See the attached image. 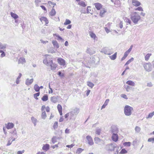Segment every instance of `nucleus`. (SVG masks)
Segmentation results:
<instances>
[{
	"instance_id": "nucleus-1",
	"label": "nucleus",
	"mask_w": 154,
	"mask_h": 154,
	"mask_svg": "<svg viewBox=\"0 0 154 154\" xmlns=\"http://www.w3.org/2000/svg\"><path fill=\"white\" fill-rule=\"evenodd\" d=\"M131 19L133 22L136 24L140 19V17L139 14L136 12H134L131 14Z\"/></svg>"
},
{
	"instance_id": "nucleus-2",
	"label": "nucleus",
	"mask_w": 154,
	"mask_h": 154,
	"mask_svg": "<svg viewBox=\"0 0 154 154\" xmlns=\"http://www.w3.org/2000/svg\"><path fill=\"white\" fill-rule=\"evenodd\" d=\"M80 112V109L77 107H74L71 109L69 112L71 119L75 118V116H76Z\"/></svg>"
},
{
	"instance_id": "nucleus-3",
	"label": "nucleus",
	"mask_w": 154,
	"mask_h": 154,
	"mask_svg": "<svg viewBox=\"0 0 154 154\" xmlns=\"http://www.w3.org/2000/svg\"><path fill=\"white\" fill-rule=\"evenodd\" d=\"M116 147V144L113 143L106 145L105 147V149L107 151L112 152L114 151Z\"/></svg>"
},
{
	"instance_id": "nucleus-4",
	"label": "nucleus",
	"mask_w": 154,
	"mask_h": 154,
	"mask_svg": "<svg viewBox=\"0 0 154 154\" xmlns=\"http://www.w3.org/2000/svg\"><path fill=\"white\" fill-rule=\"evenodd\" d=\"M133 108L130 106H125L124 109V112L125 115L127 116H130L132 114V111L133 110Z\"/></svg>"
},
{
	"instance_id": "nucleus-5",
	"label": "nucleus",
	"mask_w": 154,
	"mask_h": 154,
	"mask_svg": "<svg viewBox=\"0 0 154 154\" xmlns=\"http://www.w3.org/2000/svg\"><path fill=\"white\" fill-rule=\"evenodd\" d=\"M45 58L43 60V63L45 64L47 66H49V65H50L51 63L53 62V60L51 59V58L50 57V56L48 55H46Z\"/></svg>"
},
{
	"instance_id": "nucleus-6",
	"label": "nucleus",
	"mask_w": 154,
	"mask_h": 154,
	"mask_svg": "<svg viewBox=\"0 0 154 154\" xmlns=\"http://www.w3.org/2000/svg\"><path fill=\"white\" fill-rule=\"evenodd\" d=\"M111 48H103L102 52L104 53L105 54L110 55L113 53V52L111 51Z\"/></svg>"
},
{
	"instance_id": "nucleus-7",
	"label": "nucleus",
	"mask_w": 154,
	"mask_h": 154,
	"mask_svg": "<svg viewBox=\"0 0 154 154\" xmlns=\"http://www.w3.org/2000/svg\"><path fill=\"white\" fill-rule=\"evenodd\" d=\"M143 67L147 71L149 72L152 69L151 64L150 63H147L143 65Z\"/></svg>"
},
{
	"instance_id": "nucleus-8",
	"label": "nucleus",
	"mask_w": 154,
	"mask_h": 154,
	"mask_svg": "<svg viewBox=\"0 0 154 154\" xmlns=\"http://www.w3.org/2000/svg\"><path fill=\"white\" fill-rule=\"evenodd\" d=\"M88 143L90 146L93 145L94 143L93 142L92 137L89 135H88L86 137Z\"/></svg>"
},
{
	"instance_id": "nucleus-9",
	"label": "nucleus",
	"mask_w": 154,
	"mask_h": 154,
	"mask_svg": "<svg viewBox=\"0 0 154 154\" xmlns=\"http://www.w3.org/2000/svg\"><path fill=\"white\" fill-rule=\"evenodd\" d=\"M58 63L60 65L64 66L66 64L65 60L61 58H59L57 59Z\"/></svg>"
},
{
	"instance_id": "nucleus-10",
	"label": "nucleus",
	"mask_w": 154,
	"mask_h": 154,
	"mask_svg": "<svg viewBox=\"0 0 154 154\" xmlns=\"http://www.w3.org/2000/svg\"><path fill=\"white\" fill-rule=\"evenodd\" d=\"M87 53L90 55H92L95 53V51L94 49L92 48H88L86 51Z\"/></svg>"
},
{
	"instance_id": "nucleus-11",
	"label": "nucleus",
	"mask_w": 154,
	"mask_h": 154,
	"mask_svg": "<svg viewBox=\"0 0 154 154\" xmlns=\"http://www.w3.org/2000/svg\"><path fill=\"white\" fill-rule=\"evenodd\" d=\"M40 20L43 23V22H44V23H45V24L46 25L48 24L49 23V21L47 18L45 17H42L40 18Z\"/></svg>"
},
{
	"instance_id": "nucleus-12",
	"label": "nucleus",
	"mask_w": 154,
	"mask_h": 154,
	"mask_svg": "<svg viewBox=\"0 0 154 154\" xmlns=\"http://www.w3.org/2000/svg\"><path fill=\"white\" fill-rule=\"evenodd\" d=\"M112 138L113 141L116 142L118 140V136L117 134L113 133L112 135Z\"/></svg>"
},
{
	"instance_id": "nucleus-13",
	"label": "nucleus",
	"mask_w": 154,
	"mask_h": 154,
	"mask_svg": "<svg viewBox=\"0 0 154 154\" xmlns=\"http://www.w3.org/2000/svg\"><path fill=\"white\" fill-rule=\"evenodd\" d=\"M14 124L12 123L9 122L7 124H5L6 128L8 129H11L13 128L14 126Z\"/></svg>"
},
{
	"instance_id": "nucleus-14",
	"label": "nucleus",
	"mask_w": 154,
	"mask_h": 154,
	"mask_svg": "<svg viewBox=\"0 0 154 154\" xmlns=\"http://www.w3.org/2000/svg\"><path fill=\"white\" fill-rule=\"evenodd\" d=\"M50 64V65H49L48 66L51 67V70H55L57 67V64L55 63H53V62H52Z\"/></svg>"
},
{
	"instance_id": "nucleus-15",
	"label": "nucleus",
	"mask_w": 154,
	"mask_h": 154,
	"mask_svg": "<svg viewBox=\"0 0 154 154\" xmlns=\"http://www.w3.org/2000/svg\"><path fill=\"white\" fill-rule=\"evenodd\" d=\"M33 81V79H27L26 81L25 84L27 85H29L32 83Z\"/></svg>"
},
{
	"instance_id": "nucleus-16",
	"label": "nucleus",
	"mask_w": 154,
	"mask_h": 154,
	"mask_svg": "<svg viewBox=\"0 0 154 154\" xmlns=\"http://www.w3.org/2000/svg\"><path fill=\"white\" fill-rule=\"evenodd\" d=\"M132 3L133 5L136 6H138L140 5V3L137 0H132Z\"/></svg>"
},
{
	"instance_id": "nucleus-17",
	"label": "nucleus",
	"mask_w": 154,
	"mask_h": 154,
	"mask_svg": "<svg viewBox=\"0 0 154 154\" xmlns=\"http://www.w3.org/2000/svg\"><path fill=\"white\" fill-rule=\"evenodd\" d=\"M94 5L97 10H99L102 8V5L99 3H96L94 4Z\"/></svg>"
},
{
	"instance_id": "nucleus-18",
	"label": "nucleus",
	"mask_w": 154,
	"mask_h": 154,
	"mask_svg": "<svg viewBox=\"0 0 154 154\" xmlns=\"http://www.w3.org/2000/svg\"><path fill=\"white\" fill-rule=\"evenodd\" d=\"M106 12V11L105 8L102 9L101 10L100 12V16L101 17H103L104 13H105Z\"/></svg>"
},
{
	"instance_id": "nucleus-19",
	"label": "nucleus",
	"mask_w": 154,
	"mask_h": 154,
	"mask_svg": "<svg viewBox=\"0 0 154 154\" xmlns=\"http://www.w3.org/2000/svg\"><path fill=\"white\" fill-rule=\"evenodd\" d=\"M54 6L53 7V8L51 11L50 12L49 14L51 16H54L56 14V11L55 10L54 8Z\"/></svg>"
},
{
	"instance_id": "nucleus-20",
	"label": "nucleus",
	"mask_w": 154,
	"mask_h": 154,
	"mask_svg": "<svg viewBox=\"0 0 154 154\" xmlns=\"http://www.w3.org/2000/svg\"><path fill=\"white\" fill-rule=\"evenodd\" d=\"M118 131V128L115 126L112 127V133H117Z\"/></svg>"
},
{
	"instance_id": "nucleus-21",
	"label": "nucleus",
	"mask_w": 154,
	"mask_h": 154,
	"mask_svg": "<svg viewBox=\"0 0 154 154\" xmlns=\"http://www.w3.org/2000/svg\"><path fill=\"white\" fill-rule=\"evenodd\" d=\"M51 101L53 103H55L57 102V98L55 96H53L51 98Z\"/></svg>"
},
{
	"instance_id": "nucleus-22",
	"label": "nucleus",
	"mask_w": 154,
	"mask_h": 154,
	"mask_svg": "<svg viewBox=\"0 0 154 154\" xmlns=\"http://www.w3.org/2000/svg\"><path fill=\"white\" fill-rule=\"evenodd\" d=\"M52 43L55 48H57L59 47V45L57 42L56 41L53 40L52 42Z\"/></svg>"
},
{
	"instance_id": "nucleus-23",
	"label": "nucleus",
	"mask_w": 154,
	"mask_h": 154,
	"mask_svg": "<svg viewBox=\"0 0 154 154\" xmlns=\"http://www.w3.org/2000/svg\"><path fill=\"white\" fill-rule=\"evenodd\" d=\"M26 62V60L25 58L23 57H20L19 60H18V64L20 63H23Z\"/></svg>"
},
{
	"instance_id": "nucleus-24",
	"label": "nucleus",
	"mask_w": 154,
	"mask_h": 154,
	"mask_svg": "<svg viewBox=\"0 0 154 154\" xmlns=\"http://www.w3.org/2000/svg\"><path fill=\"white\" fill-rule=\"evenodd\" d=\"M126 83L131 86H134L135 85V83L134 82L131 80H129L127 81L126 82Z\"/></svg>"
},
{
	"instance_id": "nucleus-25",
	"label": "nucleus",
	"mask_w": 154,
	"mask_h": 154,
	"mask_svg": "<svg viewBox=\"0 0 154 154\" xmlns=\"http://www.w3.org/2000/svg\"><path fill=\"white\" fill-rule=\"evenodd\" d=\"M12 17L15 19H16L18 18V16L16 14L11 12L10 13Z\"/></svg>"
},
{
	"instance_id": "nucleus-26",
	"label": "nucleus",
	"mask_w": 154,
	"mask_h": 154,
	"mask_svg": "<svg viewBox=\"0 0 154 154\" xmlns=\"http://www.w3.org/2000/svg\"><path fill=\"white\" fill-rule=\"evenodd\" d=\"M117 53L116 52L113 55H112V56H109V58H110V59L112 60H115L116 58L117 57Z\"/></svg>"
},
{
	"instance_id": "nucleus-27",
	"label": "nucleus",
	"mask_w": 154,
	"mask_h": 154,
	"mask_svg": "<svg viewBox=\"0 0 154 154\" xmlns=\"http://www.w3.org/2000/svg\"><path fill=\"white\" fill-rule=\"evenodd\" d=\"M49 148V145L48 144H46L44 145L42 147V149L44 150L47 151Z\"/></svg>"
},
{
	"instance_id": "nucleus-28",
	"label": "nucleus",
	"mask_w": 154,
	"mask_h": 154,
	"mask_svg": "<svg viewBox=\"0 0 154 154\" xmlns=\"http://www.w3.org/2000/svg\"><path fill=\"white\" fill-rule=\"evenodd\" d=\"M42 100L43 101H46L48 99V97L47 94H45L42 97Z\"/></svg>"
},
{
	"instance_id": "nucleus-29",
	"label": "nucleus",
	"mask_w": 154,
	"mask_h": 154,
	"mask_svg": "<svg viewBox=\"0 0 154 154\" xmlns=\"http://www.w3.org/2000/svg\"><path fill=\"white\" fill-rule=\"evenodd\" d=\"M31 120L32 123L34 124V126H35L36 125V123L37 120L36 118H35L33 117H32L31 118Z\"/></svg>"
},
{
	"instance_id": "nucleus-30",
	"label": "nucleus",
	"mask_w": 154,
	"mask_h": 154,
	"mask_svg": "<svg viewBox=\"0 0 154 154\" xmlns=\"http://www.w3.org/2000/svg\"><path fill=\"white\" fill-rule=\"evenodd\" d=\"M94 140L95 143L97 144L100 143L101 141V140L100 138L97 137H95L94 138Z\"/></svg>"
},
{
	"instance_id": "nucleus-31",
	"label": "nucleus",
	"mask_w": 154,
	"mask_h": 154,
	"mask_svg": "<svg viewBox=\"0 0 154 154\" xmlns=\"http://www.w3.org/2000/svg\"><path fill=\"white\" fill-rule=\"evenodd\" d=\"M34 90L36 92H39V86L35 84L34 87Z\"/></svg>"
},
{
	"instance_id": "nucleus-32",
	"label": "nucleus",
	"mask_w": 154,
	"mask_h": 154,
	"mask_svg": "<svg viewBox=\"0 0 154 154\" xmlns=\"http://www.w3.org/2000/svg\"><path fill=\"white\" fill-rule=\"evenodd\" d=\"M47 117L45 111L42 112L41 115V118L42 119H45Z\"/></svg>"
},
{
	"instance_id": "nucleus-33",
	"label": "nucleus",
	"mask_w": 154,
	"mask_h": 154,
	"mask_svg": "<svg viewBox=\"0 0 154 154\" xmlns=\"http://www.w3.org/2000/svg\"><path fill=\"white\" fill-rule=\"evenodd\" d=\"M151 54H147L145 57V59L146 61H147L149 59L151 55Z\"/></svg>"
},
{
	"instance_id": "nucleus-34",
	"label": "nucleus",
	"mask_w": 154,
	"mask_h": 154,
	"mask_svg": "<svg viewBox=\"0 0 154 154\" xmlns=\"http://www.w3.org/2000/svg\"><path fill=\"white\" fill-rule=\"evenodd\" d=\"M78 4L83 7H85L86 6V5L85 3L83 1H81L79 2Z\"/></svg>"
},
{
	"instance_id": "nucleus-35",
	"label": "nucleus",
	"mask_w": 154,
	"mask_h": 154,
	"mask_svg": "<svg viewBox=\"0 0 154 154\" xmlns=\"http://www.w3.org/2000/svg\"><path fill=\"white\" fill-rule=\"evenodd\" d=\"M83 150V149H82L81 148H78L76 150V153L77 154H80Z\"/></svg>"
},
{
	"instance_id": "nucleus-36",
	"label": "nucleus",
	"mask_w": 154,
	"mask_h": 154,
	"mask_svg": "<svg viewBox=\"0 0 154 154\" xmlns=\"http://www.w3.org/2000/svg\"><path fill=\"white\" fill-rule=\"evenodd\" d=\"M129 54L126 51L124 53L123 57L121 59V61H123V60H124L126 58Z\"/></svg>"
},
{
	"instance_id": "nucleus-37",
	"label": "nucleus",
	"mask_w": 154,
	"mask_h": 154,
	"mask_svg": "<svg viewBox=\"0 0 154 154\" xmlns=\"http://www.w3.org/2000/svg\"><path fill=\"white\" fill-rule=\"evenodd\" d=\"M6 45L2 44L0 42V49H5L6 48Z\"/></svg>"
},
{
	"instance_id": "nucleus-38",
	"label": "nucleus",
	"mask_w": 154,
	"mask_h": 154,
	"mask_svg": "<svg viewBox=\"0 0 154 154\" xmlns=\"http://www.w3.org/2000/svg\"><path fill=\"white\" fill-rule=\"evenodd\" d=\"M134 59L133 57L131 58L129 60L125 63V66H126L129 64L130 63H131L132 61L134 60Z\"/></svg>"
},
{
	"instance_id": "nucleus-39",
	"label": "nucleus",
	"mask_w": 154,
	"mask_h": 154,
	"mask_svg": "<svg viewBox=\"0 0 154 154\" xmlns=\"http://www.w3.org/2000/svg\"><path fill=\"white\" fill-rule=\"evenodd\" d=\"M40 92H38L36 93L35 94H34V97L35 98L36 100H38V98L37 97H38L40 95Z\"/></svg>"
},
{
	"instance_id": "nucleus-40",
	"label": "nucleus",
	"mask_w": 154,
	"mask_h": 154,
	"mask_svg": "<svg viewBox=\"0 0 154 154\" xmlns=\"http://www.w3.org/2000/svg\"><path fill=\"white\" fill-rule=\"evenodd\" d=\"M71 23L70 20L68 19H66L65 22H64V24L65 25H67Z\"/></svg>"
},
{
	"instance_id": "nucleus-41",
	"label": "nucleus",
	"mask_w": 154,
	"mask_h": 154,
	"mask_svg": "<svg viewBox=\"0 0 154 154\" xmlns=\"http://www.w3.org/2000/svg\"><path fill=\"white\" fill-rule=\"evenodd\" d=\"M154 115V111L153 112H152L150 113L148 116L146 118L147 119L151 118L152 116Z\"/></svg>"
},
{
	"instance_id": "nucleus-42",
	"label": "nucleus",
	"mask_w": 154,
	"mask_h": 154,
	"mask_svg": "<svg viewBox=\"0 0 154 154\" xmlns=\"http://www.w3.org/2000/svg\"><path fill=\"white\" fill-rule=\"evenodd\" d=\"M87 85L88 86L92 88L94 86V84L91 82H87Z\"/></svg>"
},
{
	"instance_id": "nucleus-43",
	"label": "nucleus",
	"mask_w": 154,
	"mask_h": 154,
	"mask_svg": "<svg viewBox=\"0 0 154 154\" xmlns=\"http://www.w3.org/2000/svg\"><path fill=\"white\" fill-rule=\"evenodd\" d=\"M52 141L53 144L57 142V138L56 137L54 136L52 139Z\"/></svg>"
},
{
	"instance_id": "nucleus-44",
	"label": "nucleus",
	"mask_w": 154,
	"mask_h": 154,
	"mask_svg": "<svg viewBox=\"0 0 154 154\" xmlns=\"http://www.w3.org/2000/svg\"><path fill=\"white\" fill-rule=\"evenodd\" d=\"M125 21L126 23H128L130 24L131 25V20L129 19L128 18H125Z\"/></svg>"
},
{
	"instance_id": "nucleus-45",
	"label": "nucleus",
	"mask_w": 154,
	"mask_h": 154,
	"mask_svg": "<svg viewBox=\"0 0 154 154\" xmlns=\"http://www.w3.org/2000/svg\"><path fill=\"white\" fill-rule=\"evenodd\" d=\"M127 152V151L125 149H122L120 152V154H125Z\"/></svg>"
},
{
	"instance_id": "nucleus-46",
	"label": "nucleus",
	"mask_w": 154,
	"mask_h": 154,
	"mask_svg": "<svg viewBox=\"0 0 154 154\" xmlns=\"http://www.w3.org/2000/svg\"><path fill=\"white\" fill-rule=\"evenodd\" d=\"M101 130L100 128L97 129L96 131V134H97L99 135L100 134L101 132Z\"/></svg>"
},
{
	"instance_id": "nucleus-47",
	"label": "nucleus",
	"mask_w": 154,
	"mask_h": 154,
	"mask_svg": "<svg viewBox=\"0 0 154 154\" xmlns=\"http://www.w3.org/2000/svg\"><path fill=\"white\" fill-rule=\"evenodd\" d=\"M58 127V122H55L53 126L54 128L55 129L57 128Z\"/></svg>"
},
{
	"instance_id": "nucleus-48",
	"label": "nucleus",
	"mask_w": 154,
	"mask_h": 154,
	"mask_svg": "<svg viewBox=\"0 0 154 154\" xmlns=\"http://www.w3.org/2000/svg\"><path fill=\"white\" fill-rule=\"evenodd\" d=\"M148 142H152V143H154V137L149 138L148 140Z\"/></svg>"
},
{
	"instance_id": "nucleus-49",
	"label": "nucleus",
	"mask_w": 154,
	"mask_h": 154,
	"mask_svg": "<svg viewBox=\"0 0 154 154\" xmlns=\"http://www.w3.org/2000/svg\"><path fill=\"white\" fill-rule=\"evenodd\" d=\"M131 144V143L130 142H125L124 143V144L125 146H130Z\"/></svg>"
},
{
	"instance_id": "nucleus-50",
	"label": "nucleus",
	"mask_w": 154,
	"mask_h": 154,
	"mask_svg": "<svg viewBox=\"0 0 154 154\" xmlns=\"http://www.w3.org/2000/svg\"><path fill=\"white\" fill-rule=\"evenodd\" d=\"M135 131L138 132H139L140 131V128L138 126H136L135 128Z\"/></svg>"
},
{
	"instance_id": "nucleus-51",
	"label": "nucleus",
	"mask_w": 154,
	"mask_h": 154,
	"mask_svg": "<svg viewBox=\"0 0 154 154\" xmlns=\"http://www.w3.org/2000/svg\"><path fill=\"white\" fill-rule=\"evenodd\" d=\"M57 108L58 109V111H61V110H62V107L61 106L60 104H58L57 105Z\"/></svg>"
},
{
	"instance_id": "nucleus-52",
	"label": "nucleus",
	"mask_w": 154,
	"mask_h": 154,
	"mask_svg": "<svg viewBox=\"0 0 154 154\" xmlns=\"http://www.w3.org/2000/svg\"><path fill=\"white\" fill-rule=\"evenodd\" d=\"M54 36H56L57 37V39L58 40H63L62 38H61V37L59 35H57L56 34H54Z\"/></svg>"
},
{
	"instance_id": "nucleus-53",
	"label": "nucleus",
	"mask_w": 154,
	"mask_h": 154,
	"mask_svg": "<svg viewBox=\"0 0 154 154\" xmlns=\"http://www.w3.org/2000/svg\"><path fill=\"white\" fill-rule=\"evenodd\" d=\"M90 35L91 38H94V39H95V37H96L95 34L93 33H92L90 34Z\"/></svg>"
},
{
	"instance_id": "nucleus-54",
	"label": "nucleus",
	"mask_w": 154,
	"mask_h": 154,
	"mask_svg": "<svg viewBox=\"0 0 154 154\" xmlns=\"http://www.w3.org/2000/svg\"><path fill=\"white\" fill-rule=\"evenodd\" d=\"M58 75H59L60 77H63L64 76V74L62 73L60 71H59L58 72Z\"/></svg>"
},
{
	"instance_id": "nucleus-55",
	"label": "nucleus",
	"mask_w": 154,
	"mask_h": 154,
	"mask_svg": "<svg viewBox=\"0 0 154 154\" xmlns=\"http://www.w3.org/2000/svg\"><path fill=\"white\" fill-rule=\"evenodd\" d=\"M121 97H122V98H125V99H128V97H127L126 95L125 94H121Z\"/></svg>"
},
{
	"instance_id": "nucleus-56",
	"label": "nucleus",
	"mask_w": 154,
	"mask_h": 154,
	"mask_svg": "<svg viewBox=\"0 0 154 154\" xmlns=\"http://www.w3.org/2000/svg\"><path fill=\"white\" fill-rule=\"evenodd\" d=\"M131 88V87L128 85L126 88V90L128 92L129 90Z\"/></svg>"
},
{
	"instance_id": "nucleus-57",
	"label": "nucleus",
	"mask_w": 154,
	"mask_h": 154,
	"mask_svg": "<svg viewBox=\"0 0 154 154\" xmlns=\"http://www.w3.org/2000/svg\"><path fill=\"white\" fill-rule=\"evenodd\" d=\"M135 10L142 11H143V9L141 7H139L135 9Z\"/></svg>"
},
{
	"instance_id": "nucleus-58",
	"label": "nucleus",
	"mask_w": 154,
	"mask_h": 154,
	"mask_svg": "<svg viewBox=\"0 0 154 154\" xmlns=\"http://www.w3.org/2000/svg\"><path fill=\"white\" fill-rule=\"evenodd\" d=\"M24 150H23L22 151H19L17 152V154H22L24 152Z\"/></svg>"
},
{
	"instance_id": "nucleus-59",
	"label": "nucleus",
	"mask_w": 154,
	"mask_h": 154,
	"mask_svg": "<svg viewBox=\"0 0 154 154\" xmlns=\"http://www.w3.org/2000/svg\"><path fill=\"white\" fill-rule=\"evenodd\" d=\"M153 85L151 82L148 83L147 84V86L149 87H151Z\"/></svg>"
},
{
	"instance_id": "nucleus-60",
	"label": "nucleus",
	"mask_w": 154,
	"mask_h": 154,
	"mask_svg": "<svg viewBox=\"0 0 154 154\" xmlns=\"http://www.w3.org/2000/svg\"><path fill=\"white\" fill-rule=\"evenodd\" d=\"M119 27L120 28L122 29L123 27V23L122 21H121L119 23Z\"/></svg>"
},
{
	"instance_id": "nucleus-61",
	"label": "nucleus",
	"mask_w": 154,
	"mask_h": 154,
	"mask_svg": "<svg viewBox=\"0 0 154 154\" xmlns=\"http://www.w3.org/2000/svg\"><path fill=\"white\" fill-rule=\"evenodd\" d=\"M5 52H3V53H2L0 55V57L1 58L3 57H5Z\"/></svg>"
},
{
	"instance_id": "nucleus-62",
	"label": "nucleus",
	"mask_w": 154,
	"mask_h": 154,
	"mask_svg": "<svg viewBox=\"0 0 154 154\" xmlns=\"http://www.w3.org/2000/svg\"><path fill=\"white\" fill-rule=\"evenodd\" d=\"M109 99H106V101L104 104H105L106 106H107L108 105V104L109 102Z\"/></svg>"
},
{
	"instance_id": "nucleus-63",
	"label": "nucleus",
	"mask_w": 154,
	"mask_h": 154,
	"mask_svg": "<svg viewBox=\"0 0 154 154\" xmlns=\"http://www.w3.org/2000/svg\"><path fill=\"white\" fill-rule=\"evenodd\" d=\"M105 31L108 33L110 32L109 30L107 27H105Z\"/></svg>"
},
{
	"instance_id": "nucleus-64",
	"label": "nucleus",
	"mask_w": 154,
	"mask_h": 154,
	"mask_svg": "<svg viewBox=\"0 0 154 154\" xmlns=\"http://www.w3.org/2000/svg\"><path fill=\"white\" fill-rule=\"evenodd\" d=\"M12 143V142L10 140H8V143H7L6 145L7 146H9V145H11V144Z\"/></svg>"
}]
</instances>
